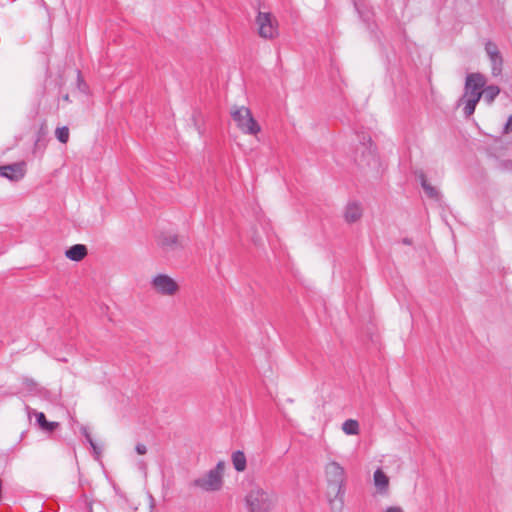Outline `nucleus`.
Returning a JSON list of instances; mask_svg holds the SVG:
<instances>
[{"label": "nucleus", "instance_id": "obj_1", "mask_svg": "<svg viewBox=\"0 0 512 512\" xmlns=\"http://www.w3.org/2000/svg\"><path fill=\"white\" fill-rule=\"evenodd\" d=\"M327 498L332 512H342L345 495V470L336 461L325 465Z\"/></svg>", "mask_w": 512, "mask_h": 512}, {"label": "nucleus", "instance_id": "obj_2", "mask_svg": "<svg viewBox=\"0 0 512 512\" xmlns=\"http://www.w3.org/2000/svg\"><path fill=\"white\" fill-rule=\"evenodd\" d=\"M277 503V496L261 487L255 486L245 496L248 512H271Z\"/></svg>", "mask_w": 512, "mask_h": 512}, {"label": "nucleus", "instance_id": "obj_3", "mask_svg": "<svg viewBox=\"0 0 512 512\" xmlns=\"http://www.w3.org/2000/svg\"><path fill=\"white\" fill-rule=\"evenodd\" d=\"M231 116L236 122L237 127L248 135H256L260 132L261 127L254 119L249 108L245 106L233 107L231 110Z\"/></svg>", "mask_w": 512, "mask_h": 512}, {"label": "nucleus", "instance_id": "obj_4", "mask_svg": "<svg viewBox=\"0 0 512 512\" xmlns=\"http://www.w3.org/2000/svg\"><path fill=\"white\" fill-rule=\"evenodd\" d=\"M258 34L264 39H273L278 36V22L269 12H258L256 17Z\"/></svg>", "mask_w": 512, "mask_h": 512}, {"label": "nucleus", "instance_id": "obj_5", "mask_svg": "<svg viewBox=\"0 0 512 512\" xmlns=\"http://www.w3.org/2000/svg\"><path fill=\"white\" fill-rule=\"evenodd\" d=\"M192 484L205 492H214L222 488L223 479L210 469L203 476L196 478Z\"/></svg>", "mask_w": 512, "mask_h": 512}, {"label": "nucleus", "instance_id": "obj_6", "mask_svg": "<svg viewBox=\"0 0 512 512\" xmlns=\"http://www.w3.org/2000/svg\"><path fill=\"white\" fill-rule=\"evenodd\" d=\"M153 288L162 295H174L178 291V284L166 274H158L151 282Z\"/></svg>", "mask_w": 512, "mask_h": 512}, {"label": "nucleus", "instance_id": "obj_7", "mask_svg": "<svg viewBox=\"0 0 512 512\" xmlns=\"http://www.w3.org/2000/svg\"><path fill=\"white\" fill-rule=\"evenodd\" d=\"M486 84L485 77L480 73L468 74L465 81L464 94L465 96H476L480 94L482 97L483 88Z\"/></svg>", "mask_w": 512, "mask_h": 512}, {"label": "nucleus", "instance_id": "obj_8", "mask_svg": "<svg viewBox=\"0 0 512 512\" xmlns=\"http://www.w3.org/2000/svg\"><path fill=\"white\" fill-rule=\"evenodd\" d=\"M158 243L165 253L177 254L182 248L183 243L178 236L172 233H163L158 239Z\"/></svg>", "mask_w": 512, "mask_h": 512}, {"label": "nucleus", "instance_id": "obj_9", "mask_svg": "<svg viewBox=\"0 0 512 512\" xmlns=\"http://www.w3.org/2000/svg\"><path fill=\"white\" fill-rule=\"evenodd\" d=\"M25 174L24 163H13L10 165L0 166V176L8 178L12 181L21 179Z\"/></svg>", "mask_w": 512, "mask_h": 512}, {"label": "nucleus", "instance_id": "obj_10", "mask_svg": "<svg viewBox=\"0 0 512 512\" xmlns=\"http://www.w3.org/2000/svg\"><path fill=\"white\" fill-rule=\"evenodd\" d=\"M373 484L380 495H386L389 491V477L381 468L374 471Z\"/></svg>", "mask_w": 512, "mask_h": 512}, {"label": "nucleus", "instance_id": "obj_11", "mask_svg": "<svg viewBox=\"0 0 512 512\" xmlns=\"http://www.w3.org/2000/svg\"><path fill=\"white\" fill-rule=\"evenodd\" d=\"M481 97L480 94H477L476 96H465L463 95L459 101L458 106L463 105V113L465 117H470L476 108L477 103L480 101Z\"/></svg>", "mask_w": 512, "mask_h": 512}, {"label": "nucleus", "instance_id": "obj_12", "mask_svg": "<svg viewBox=\"0 0 512 512\" xmlns=\"http://www.w3.org/2000/svg\"><path fill=\"white\" fill-rule=\"evenodd\" d=\"M421 187L423 188L425 194L427 197L438 201L440 199V192L438 189L434 186H432L430 183H428L426 176L423 172L419 173L418 175Z\"/></svg>", "mask_w": 512, "mask_h": 512}, {"label": "nucleus", "instance_id": "obj_13", "mask_svg": "<svg viewBox=\"0 0 512 512\" xmlns=\"http://www.w3.org/2000/svg\"><path fill=\"white\" fill-rule=\"evenodd\" d=\"M65 255L72 261H81L87 255V248L83 244H75L66 250Z\"/></svg>", "mask_w": 512, "mask_h": 512}, {"label": "nucleus", "instance_id": "obj_14", "mask_svg": "<svg viewBox=\"0 0 512 512\" xmlns=\"http://www.w3.org/2000/svg\"><path fill=\"white\" fill-rule=\"evenodd\" d=\"M345 219L349 223L356 222L362 216V208L358 203H349L345 210Z\"/></svg>", "mask_w": 512, "mask_h": 512}, {"label": "nucleus", "instance_id": "obj_15", "mask_svg": "<svg viewBox=\"0 0 512 512\" xmlns=\"http://www.w3.org/2000/svg\"><path fill=\"white\" fill-rule=\"evenodd\" d=\"M36 422L40 426V428L47 432H52L58 426L57 422H49L47 421L45 414L43 412H35Z\"/></svg>", "mask_w": 512, "mask_h": 512}, {"label": "nucleus", "instance_id": "obj_16", "mask_svg": "<svg viewBox=\"0 0 512 512\" xmlns=\"http://www.w3.org/2000/svg\"><path fill=\"white\" fill-rule=\"evenodd\" d=\"M232 463L236 471L242 472L246 469V456L244 452L237 450L232 454Z\"/></svg>", "mask_w": 512, "mask_h": 512}, {"label": "nucleus", "instance_id": "obj_17", "mask_svg": "<svg viewBox=\"0 0 512 512\" xmlns=\"http://www.w3.org/2000/svg\"><path fill=\"white\" fill-rule=\"evenodd\" d=\"M500 88L496 85H490L486 88H483L482 96L484 98V101H486L488 104H491L495 98L499 95Z\"/></svg>", "mask_w": 512, "mask_h": 512}, {"label": "nucleus", "instance_id": "obj_18", "mask_svg": "<svg viewBox=\"0 0 512 512\" xmlns=\"http://www.w3.org/2000/svg\"><path fill=\"white\" fill-rule=\"evenodd\" d=\"M342 430L347 435H357L359 433V424L356 420L348 419L342 424Z\"/></svg>", "mask_w": 512, "mask_h": 512}, {"label": "nucleus", "instance_id": "obj_19", "mask_svg": "<svg viewBox=\"0 0 512 512\" xmlns=\"http://www.w3.org/2000/svg\"><path fill=\"white\" fill-rule=\"evenodd\" d=\"M492 65V74L498 76L502 71L503 59L500 53L495 56H488Z\"/></svg>", "mask_w": 512, "mask_h": 512}, {"label": "nucleus", "instance_id": "obj_20", "mask_svg": "<svg viewBox=\"0 0 512 512\" xmlns=\"http://www.w3.org/2000/svg\"><path fill=\"white\" fill-rule=\"evenodd\" d=\"M69 128L67 126L58 127L55 130V136L63 144H66L69 140Z\"/></svg>", "mask_w": 512, "mask_h": 512}, {"label": "nucleus", "instance_id": "obj_21", "mask_svg": "<svg viewBox=\"0 0 512 512\" xmlns=\"http://www.w3.org/2000/svg\"><path fill=\"white\" fill-rule=\"evenodd\" d=\"M485 50L488 56H495V54L500 53L497 45L491 41L486 43Z\"/></svg>", "mask_w": 512, "mask_h": 512}, {"label": "nucleus", "instance_id": "obj_22", "mask_svg": "<svg viewBox=\"0 0 512 512\" xmlns=\"http://www.w3.org/2000/svg\"><path fill=\"white\" fill-rule=\"evenodd\" d=\"M224 467H225L224 462L223 461H219L217 463V465L214 468H212L211 470L213 472H217L219 476L223 477Z\"/></svg>", "mask_w": 512, "mask_h": 512}, {"label": "nucleus", "instance_id": "obj_23", "mask_svg": "<svg viewBox=\"0 0 512 512\" xmlns=\"http://www.w3.org/2000/svg\"><path fill=\"white\" fill-rule=\"evenodd\" d=\"M81 431H82V434L85 437L86 441L89 443V445H91L94 441H93V439L91 437V434H90L89 430L86 427H83L81 429Z\"/></svg>", "mask_w": 512, "mask_h": 512}, {"label": "nucleus", "instance_id": "obj_24", "mask_svg": "<svg viewBox=\"0 0 512 512\" xmlns=\"http://www.w3.org/2000/svg\"><path fill=\"white\" fill-rule=\"evenodd\" d=\"M512 129V115H510L504 125V133L508 134Z\"/></svg>", "mask_w": 512, "mask_h": 512}, {"label": "nucleus", "instance_id": "obj_25", "mask_svg": "<svg viewBox=\"0 0 512 512\" xmlns=\"http://www.w3.org/2000/svg\"><path fill=\"white\" fill-rule=\"evenodd\" d=\"M135 450L140 455H143V454H145L147 452L146 446L144 444H141V443L136 445Z\"/></svg>", "mask_w": 512, "mask_h": 512}, {"label": "nucleus", "instance_id": "obj_26", "mask_svg": "<svg viewBox=\"0 0 512 512\" xmlns=\"http://www.w3.org/2000/svg\"><path fill=\"white\" fill-rule=\"evenodd\" d=\"M78 87L81 91L85 92L86 91V84L84 83V81L81 79L80 77V72L78 71Z\"/></svg>", "mask_w": 512, "mask_h": 512}, {"label": "nucleus", "instance_id": "obj_27", "mask_svg": "<svg viewBox=\"0 0 512 512\" xmlns=\"http://www.w3.org/2000/svg\"><path fill=\"white\" fill-rule=\"evenodd\" d=\"M384 512H403V509L399 506H390Z\"/></svg>", "mask_w": 512, "mask_h": 512}, {"label": "nucleus", "instance_id": "obj_28", "mask_svg": "<svg viewBox=\"0 0 512 512\" xmlns=\"http://www.w3.org/2000/svg\"><path fill=\"white\" fill-rule=\"evenodd\" d=\"M90 446H91V448L93 449V452L95 453V455H96L97 457H99V455H100V453H101V450H100V448L96 445V443H95V442H93Z\"/></svg>", "mask_w": 512, "mask_h": 512}, {"label": "nucleus", "instance_id": "obj_29", "mask_svg": "<svg viewBox=\"0 0 512 512\" xmlns=\"http://www.w3.org/2000/svg\"><path fill=\"white\" fill-rule=\"evenodd\" d=\"M25 384H26L27 386H29V387H30V386H34V385H36V383H35V381H34L33 379H27V380L25 381Z\"/></svg>", "mask_w": 512, "mask_h": 512}, {"label": "nucleus", "instance_id": "obj_30", "mask_svg": "<svg viewBox=\"0 0 512 512\" xmlns=\"http://www.w3.org/2000/svg\"><path fill=\"white\" fill-rule=\"evenodd\" d=\"M402 242H403V244H405V245H411V244H412V241H411V239H409V238H404V239L402 240Z\"/></svg>", "mask_w": 512, "mask_h": 512}, {"label": "nucleus", "instance_id": "obj_31", "mask_svg": "<svg viewBox=\"0 0 512 512\" xmlns=\"http://www.w3.org/2000/svg\"><path fill=\"white\" fill-rule=\"evenodd\" d=\"M369 153H370L371 155H373V157H375V155H374V150H372V149H371V147L369 148Z\"/></svg>", "mask_w": 512, "mask_h": 512}, {"label": "nucleus", "instance_id": "obj_32", "mask_svg": "<svg viewBox=\"0 0 512 512\" xmlns=\"http://www.w3.org/2000/svg\"><path fill=\"white\" fill-rule=\"evenodd\" d=\"M64 99H65L66 101H68V100H69L68 95H66V96L64 97Z\"/></svg>", "mask_w": 512, "mask_h": 512}]
</instances>
